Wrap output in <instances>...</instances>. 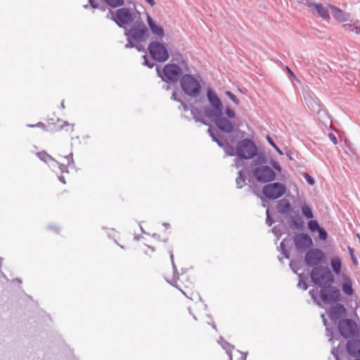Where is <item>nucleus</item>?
<instances>
[{
	"label": "nucleus",
	"mask_w": 360,
	"mask_h": 360,
	"mask_svg": "<svg viewBox=\"0 0 360 360\" xmlns=\"http://www.w3.org/2000/svg\"><path fill=\"white\" fill-rule=\"evenodd\" d=\"M207 98L210 104V106L204 108V114L205 117H212L223 112V104L217 94L211 89L207 91Z\"/></svg>",
	"instance_id": "obj_3"
},
{
	"label": "nucleus",
	"mask_w": 360,
	"mask_h": 360,
	"mask_svg": "<svg viewBox=\"0 0 360 360\" xmlns=\"http://www.w3.org/2000/svg\"><path fill=\"white\" fill-rule=\"evenodd\" d=\"M181 106L184 110H188V106L186 104L184 103L183 102H181Z\"/></svg>",
	"instance_id": "obj_54"
},
{
	"label": "nucleus",
	"mask_w": 360,
	"mask_h": 360,
	"mask_svg": "<svg viewBox=\"0 0 360 360\" xmlns=\"http://www.w3.org/2000/svg\"><path fill=\"white\" fill-rule=\"evenodd\" d=\"M65 158L68 160V164H70V161L73 162V160H72V154L70 153V155H68V156H65Z\"/></svg>",
	"instance_id": "obj_51"
},
{
	"label": "nucleus",
	"mask_w": 360,
	"mask_h": 360,
	"mask_svg": "<svg viewBox=\"0 0 360 360\" xmlns=\"http://www.w3.org/2000/svg\"><path fill=\"white\" fill-rule=\"evenodd\" d=\"M330 265L333 268V271L336 274H339L341 271L342 263L341 260L338 257H334L330 261Z\"/></svg>",
	"instance_id": "obj_26"
},
{
	"label": "nucleus",
	"mask_w": 360,
	"mask_h": 360,
	"mask_svg": "<svg viewBox=\"0 0 360 360\" xmlns=\"http://www.w3.org/2000/svg\"><path fill=\"white\" fill-rule=\"evenodd\" d=\"M225 114L229 118H235L236 117V113L234 110L229 108H226L225 110Z\"/></svg>",
	"instance_id": "obj_38"
},
{
	"label": "nucleus",
	"mask_w": 360,
	"mask_h": 360,
	"mask_svg": "<svg viewBox=\"0 0 360 360\" xmlns=\"http://www.w3.org/2000/svg\"><path fill=\"white\" fill-rule=\"evenodd\" d=\"M266 224L269 225V226H271V224H273V220L271 219V217H270V214H269V209L266 210Z\"/></svg>",
	"instance_id": "obj_42"
},
{
	"label": "nucleus",
	"mask_w": 360,
	"mask_h": 360,
	"mask_svg": "<svg viewBox=\"0 0 360 360\" xmlns=\"http://www.w3.org/2000/svg\"><path fill=\"white\" fill-rule=\"evenodd\" d=\"M267 140H268L269 143L276 150V151L279 154H281V155L283 154L282 151L279 149V148L275 144V143L273 141V140L269 136L267 137Z\"/></svg>",
	"instance_id": "obj_40"
},
{
	"label": "nucleus",
	"mask_w": 360,
	"mask_h": 360,
	"mask_svg": "<svg viewBox=\"0 0 360 360\" xmlns=\"http://www.w3.org/2000/svg\"><path fill=\"white\" fill-rule=\"evenodd\" d=\"M321 317H322V319H323V321L324 324L326 325L325 316L323 314V315H321Z\"/></svg>",
	"instance_id": "obj_59"
},
{
	"label": "nucleus",
	"mask_w": 360,
	"mask_h": 360,
	"mask_svg": "<svg viewBox=\"0 0 360 360\" xmlns=\"http://www.w3.org/2000/svg\"><path fill=\"white\" fill-rule=\"evenodd\" d=\"M252 173L256 179L259 182H270L276 178L275 172L266 165L256 167L252 170Z\"/></svg>",
	"instance_id": "obj_9"
},
{
	"label": "nucleus",
	"mask_w": 360,
	"mask_h": 360,
	"mask_svg": "<svg viewBox=\"0 0 360 360\" xmlns=\"http://www.w3.org/2000/svg\"><path fill=\"white\" fill-rule=\"evenodd\" d=\"M236 184L238 188H242L245 183V177L243 176L242 172H238V176L236 179Z\"/></svg>",
	"instance_id": "obj_34"
},
{
	"label": "nucleus",
	"mask_w": 360,
	"mask_h": 360,
	"mask_svg": "<svg viewBox=\"0 0 360 360\" xmlns=\"http://www.w3.org/2000/svg\"><path fill=\"white\" fill-rule=\"evenodd\" d=\"M150 54L153 58L160 62H164L169 58L168 51L164 44L158 41H153L148 46Z\"/></svg>",
	"instance_id": "obj_10"
},
{
	"label": "nucleus",
	"mask_w": 360,
	"mask_h": 360,
	"mask_svg": "<svg viewBox=\"0 0 360 360\" xmlns=\"http://www.w3.org/2000/svg\"><path fill=\"white\" fill-rule=\"evenodd\" d=\"M286 69H287V70H288V73L290 75V76H292V77H295V75H294V73L290 70V69H289L288 67H286Z\"/></svg>",
	"instance_id": "obj_57"
},
{
	"label": "nucleus",
	"mask_w": 360,
	"mask_h": 360,
	"mask_svg": "<svg viewBox=\"0 0 360 360\" xmlns=\"http://www.w3.org/2000/svg\"><path fill=\"white\" fill-rule=\"evenodd\" d=\"M319 294L325 304L337 303L340 299V290L335 287H325L320 290Z\"/></svg>",
	"instance_id": "obj_11"
},
{
	"label": "nucleus",
	"mask_w": 360,
	"mask_h": 360,
	"mask_svg": "<svg viewBox=\"0 0 360 360\" xmlns=\"http://www.w3.org/2000/svg\"><path fill=\"white\" fill-rule=\"evenodd\" d=\"M317 231L319 232V236L321 240H325L327 238L328 234L324 229L320 227Z\"/></svg>",
	"instance_id": "obj_37"
},
{
	"label": "nucleus",
	"mask_w": 360,
	"mask_h": 360,
	"mask_svg": "<svg viewBox=\"0 0 360 360\" xmlns=\"http://www.w3.org/2000/svg\"><path fill=\"white\" fill-rule=\"evenodd\" d=\"M302 212L307 219H311L314 217L311 209L307 205L302 206Z\"/></svg>",
	"instance_id": "obj_29"
},
{
	"label": "nucleus",
	"mask_w": 360,
	"mask_h": 360,
	"mask_svg": "<svg viewBox=\"0 0 360 360\" xmlns=\"http://www.w3.org/2000/svg\"><path fill=\"white\" fill-rule=\"evenodd\" d=\"M170 259H171V262H172V267H173V269H174V272L175 273L176 271H177L176 270V267L174 264V255L172 253V252H170Z\"/></svg>",
	"instance_id": "obj_46"
},
{
	"label": "nucleus",
	"mask_w": 360,
	"mask_h": 360,
	"mask_svg": "<svg viewBox=\"0 0 360 360\" xmlns=\"http://www.w3.org/2000/svg\"><path fill=\"white\" fill-rule=\"evenodd\" d=\"M37 156L39 158L40 160L42 161L47 162L49 160L54 161L53 158L47 154L46 152H39L37 153Z\"/></svg>",
	"instance_id": "obj_31"
},
{
	"label": "nucleus",
	"mask_w": 360,
	"mask_h": 360,
	"mask_svg": "<svg viewBox=\"0 0 360 360\" xmlns=\"http://www.w3.org/2000/svg\"><path fill=\"white\" fill-rule=\"evenodd\" d=\"M347 351L352 356H360V340L354 339L349 340L347 342Z\"/></svg>",
	"instance_id": "obj_18"
},
{
	"label": "nucleus",
	"mask_w": 360,
	"mask_h": 360,
	"mask_svg": "<svg viewBox=\"0 0 360 360\" xmlns=\"http://www.w3.org/2000/svg\"><path fill=\"white\" fill-rule=\"evenodd\" d=\"M58 178H59V180H60L61 182H63V184H65V179H64V177H63V176H59Z\"/></svg>",
	"instance_id": "obj_58"
},
{
	"label": "nucleus",
	"mask_w": 360,
	"mask_h": 360,
	"mask_svg": "<svg viewBox=\"0 0 360 360\" xmlns=\"http://www.w3.org/2000/svg\"><path fill=\"white\" fill-rule=\"evenodd\" d=\"M349 252H350L351 255L352 256V250L349 248Z\"/></svg>",
	"instance_id": "obj_62"
},
{
	"label": "nucleus",
	"mask_w": 360,
	"mask_h": 360,
	"mask_svg": "<svg viewBox=\"0 0 360 360\" xmlns=\"http://www.w3.org/2000/svg\"><path fill=\"white\" fill-rule=\"evenodd\" d=\"M143 59H144L143 64H144L145 65H147V66H148V67H149V68H153V65H154V64H153V63H150V62L148 60V58H147V57H146V56H143Z\"/></svg>",
	"instance_id": "obj_45"
},
{
	"label": "nucleus",
	"mask_w": 360,
	"mask_h": 360,
	"mask_svg": "<svg viewBox=\"0 0 360 360\" xmlns=\"http://www.w3.org/2000/svg\"><path fill=\"white\" fill-rule=\"evenodd\" d=\"M338 329L345 339H352L359 335L357 323L352 319H346L339 321Z\"/></svg>",
	"instance_id": "obj_6"
},
{
	"label": "nucleus",
	"mask_w": 360,
	"mask_h": 360,
	"mask_svg": "<svg viewBox=\"0 0 360 360\" xmlns=\"http://www.w3.org/2000/svg\"><path fill=\"white\" fill-rule=\"evenodd\" d=\"M266 163H267V159H266V156L264 154L260 153L257 155V158L255 160H253L251 166L252 167H254V166L259 167V166L264 165Z\"/></svg>",
	"instance_id": "obj_27"
},
{
	"label": "nucleus",
	"mask_w": 360,
	"mask_h": 360,
	"mask_svg": "<svg viewBox=\"0 0 360 360\" xmlns=\"http://www.w3.org/2000/svg\"><path fill=\"white\" fill-rule=\"evenodd\" d=\"M328 315L331 319L337 321L346 315V309L342 304L335 303L330 307Z\"/></svg>",
	"instance_id": "obj_17"
},
{
	"label": "nucleus",
	"mask_w": 360,
	"mask_h": 360,
	"mask_svg": "<svg viewBox=\"0 0 360 360\" xmlns=\"http://www.w3.org/2000/svg\"><path fill=\"white\" fill-rule=\"evenodd\" d=\"M147 21L153 34L161 38L164 37L165 33L162 27L156 25L148 15H147Z\"/></svg>",
	"instance_id": "obj_21"
},
{
	"label": "nucleus",
	"mask_w": 360,
	"mask_h": 360,
	"mask_svg": "<svg viewBox=\"0 0 360 360\" xmlns=\"http://www.w3.org/2000/svg\"><path fill=\"white\" fill-rule=\"evenodd\" d=\"M208 118L212 120L217 128L221 131L228 134L233 131L234 123L223 116V112Z\"/></svg>",
	"instance_id": "obj_12"
},
{
	"label": "nucleus",
	"mask_w": 360,
	"mask_h": 360,
	"mask_svg": "<svg viewBox=\"0 0 360 360\" xmlns=\"http://www.w3.org/2000/svg\"><path fill=\"white\" fill-rule=\"evenodd\" d=\"M294 242L296 248L300 251H304L312 245V240L307 233H297L294 236Z\"/></svg>",
	"instance_id": "obj_15"
},
{
	"label": "nucleus",
	"mask_w": 360,
	"mask_h": 360,
	"mask_svg": "<svg viewBox=\"0 0 360 360\" xmlns=\"http://www.w3.org/2000/svg\"><path fill=\"white\" fill-rule=\"evenodd\" d=\"M324 258L323 252L319 249L309 250L304 257V261L309 266H314L321 263Z\"/></svg>",
	"instance_id": "obj_14"
},
{
	"label": "nucleus",
	"mask_w": 360,
	"mask_h": 360,
	"mask_svg": "<svg viewBox=\"0 0 360 360\" xmlns=\"http://www.w3.org/2000/svg\"><path fill=\"white\" fill-rule=\"evenodd\" d=\"M304 99L307 105L311 110L315 111L319 110V101L313 93L309 91L306 92Z\"/></svg>",
	"instance_id": "obj_19"
},
{
	"label": "nucleus",
	"mask_w": 360,
	"mask_h": 360,
	"mask_svg": "<svg viewBox=\"0 0 360 360\" xmlns=\"http://www.w3.org/2000/svg\"><path fill=\"white\" fill-rule=\"evenodd\" d=\"M105 2L111 7L115 8L122 6L124 4L123 0H104Z\"/></svg>",
	"instance_id": "obj_32"
},
{
	"label": "nucleus",
	"mask_w": 360,
	"mask_h": 360,
	"mask_svg": "<svg viewBox=\"0 0 360 360\" xmlns=\"http://www.w3.org/2000/svg\"><path fill=\"white\" fill-rule=\"evenodd\" d=\"M283 245H284V241H283V242L281 243V247L282 248H283Z\"/></svg>",
	"instance_id": "obj_61"
},
{
	"label": "nucleus",
	"mask_w": 360,
	"mask_h": 360,
	"mask_svg": "<svg viewBox=\"0 0 360 360\" xmlns=\"http://www.w3.org/2000/svg\"><path fill=\"white\" fill-rule=\"evenodd\" d=\"M28 126L30 127H44V124L42 122H39L36 125H28Z\"/></svg>",
	"instance_id": "obj_52"
},
{
	"label": "nucleus",
	"mask_w": 360,
	"mask_h": 360,
	"mask_svg": "<svg viewBox=\"0 0 360 360\" xmlns=\"http://www.w3.org/2000/svg\"><path fill=\"white\" fill-rule=\"evenodd\" d=\"M89 1L93 8H96L98 7V6L96 4L93 0H89Z\"/></svg>",
	"instance_id": "obj_53"
},
{
	"label": "nucleus",
	"mask_w": 360,
	"mask_h": 360,
	"mask_svg": "<svg viewBox=\"0 0 360 360\" xmlns=\"http://www.w3.org/2000/svg\"><path fill=\"white\" fill-rule=\"evenodd\" d=\"M308 228L311 231L314 232V231H318V229L320 228V226H319L317 221L310 220L308 222Z\"/></svg>",
	"instance_id": "obj_33"
},
{
	"label": "nucleus",
	"mask_w": 360,
	"mask_h": 360,
	"mask_svg": "<svg viewBox=\"0 0 360 360\" xmlns=\"http://www.w3.org/2000/svg\"><path fill=\"white\" fill-rule=\"evenodd\" d=\"M163 225H164L165 226H166V227H167V226H169V224H167V223H164V224H163Z\"/></svg>",
	"instance_id": "obj_60"
},
{
	"label": "nucleus",
	"mask_w": 360,
	"mask_h": 360,
	"mask_svg": "<svg viewBox=\"0 0 360 360\" xmlns=\"http://www.w3.org/2000/svg\"><path fill=\"white\" fill-rule=\"evenodd\" d=\"M158 76L166 82H177L183 75L182 69L175 64H168L162 70L156 68Z\"/></svg>",
	"instance_id": "obj_4"
},
{
	"label": "nucleus",
	"mask_w": 360,
	"mask_h": 360,
	"mask_svg": "<svg viewBox=\"0 0 360 360\" xmlns=\"http://www.w3.org/2000/svg\"><path fill=\"white\" fill-rule=\"evenodd\" d=\"M257 153V148L255 143L248 139L240 141L236 146V167L240 166V159H251Z\"/></svg>",
	"instance_id": "obj_1"
},
{
	"label": "nucleus",
	"mask_w": 360,
	"mask_h": 360,
	"mask_svg": "<svg viewBox=\"0 0 360 360\" xmlns=\"http://www.w3.org/2000/svg\"><path fill=\"white\" fill-rule=\"evenodd\" d=\"M169 88H170V86H169V84H164V85L162 86V89H164L167 90H167H169Z\"/></svg>",
	"instance_id": "obj_56"
},
{
	"label": "nucleus",
	"mask_w": 360,
	"mask_h": 360,
	"mask_svg": "<svg viewBox=\"0 0 360 360\" xmlns=\"http://www.w3.org/2000/svg\"><path fill=\"white\" fill-rule=\"evenodd\" d=\"M312 11H316L323 20L329 19L328 7L321 4H315Z\"/></svg>",
	"instance_id": "obj_22"
},
{
	"label": "nucleus",
	"mask_w": 360,
	"mask_h": 360,
	"mask_svg": "<svg viewBox=\"0 0 360 360\" xmlns=\"http://www.w3.org/2000/svg\"><path fill=\"white\" fill-rule=\"evenodd\" d=\"M148 32L143 22H136L132 27L125 32V35L130 37L137 43L144 41L148 37Z\"/></svg>",
	"instance_id": "obj_8"
},
{
	"label": "nucleus",
	"mask_w": 360,
	"mask_h": 360,
	"mask_svg": "<svg viewBox=\"0 0 360 360\" xmlns=\"http://www.w3.org/2000/svg\"><path fill=\"white\" fill-rule=\"evenodd\" d=\"M311 281L322 288L333 282V276L327 266L314 267L311 271Z\"/></svg>",
	"instance_id": "obj_2"
},
{
	"label": "nucleus",
	"mask_w": 360,
	"mask_h": 360,
	"mask_svg": "<svg viewBox=\"0 0 360 360\" xmlns=\"http://www.w3.org/2000/svg\"><path fill=\"white\" fill-rule=\"evenodd\" d=\"M283 253L285 255V257H287V258L288 257V255H286L285 252L284 250L283 251Z\"/></svg>",
	"instance_id": "obj_63"
},
{
	"label": "nucleus",
	"mask_w": 360,
	"mask_h": 360,
	"mask_svg": "<svg viewBox=\"0 0 360 360\" xmlns=\"http://www.w3.org/2000/svg\"><path fill=\"white\" fill-rule=\"evenodd\" d=\"M191 114H192V115H193V118H194L196 121H200V120L197 117V116H196V115H195V111L194 108H192L191 109Z\"/></svg>",
	"instance_id": "obj_50"
},
{
	"label": "nucleus",
	"mask_w": 360,
	"mask_h": 360,
	"mask_svg": "<svg viewBox=\"0 0 360 360\" xmlns=\"http://www.w3.org/2000/svg\"><path fill=\"white\" fill-rule=\"evenodd\" d=\"M300 279L297 284V286L300 288H302L304 290H306L307 289V285L306 282H304L302 280L301 276H300Z\"/></svg>",
	"instance_id": "obj_41"
},
{
	"label": "nucleus",
	"mask_w": 360,
	"mask_h": 360,
	"mask_svg": "<svg viewBox=\"0 0 360 360\" xmlns=\"http://www.w3.org/2000/svg\"><path fill=\"white\" fill-rule=\"evenodd\" d=\"M298 4L302 6L309 7L311 10L313 9L315 3L310 0H298Z\"/></svg>",
	"instance_id": "obj_36"
},
{
	"label": "nucleus",
	"mask_w": 360,
	"mask_h": 360,
	"mask_svg": "<svg viewBox=\"0 0 360 360\" xmlns=\"http://www.w3.org/2000/svg\"><path fill=\"white\" fill-rule=\"evenodd\" d=\"M342 290L347 295H352L353 294V288L352 286V282L349 279L345 280L342 286Z\"/></svg>",
	"instance_id": "obj_28"
},
{
	"label": "nucleus",
	"mask_w": 360,
	"mask_h": 360,
	"mask_svg": "<svg viewBox=\"0 0 360 360\" xmlns=\"http://www.w3.org/2000/svg\"><path fill=\"white\" fill-rule=\"evenodd\" d=\"M309 293L311 295V298L314 300V302H316L317 303V304L321 305L320 302H319L318 299H317V295L319 293L318 289L317 288L311 289L309 290Z\"/></svg>",
	"instance_id": "obj_35"
},
{
	"label": "nucleus",
	"mask_w": 360,
	"mask_h": 360,
	"mask_svg": "<svg viewBox=\"0 0 360 360\" xmlns=\"http://www.w3.org/2000/svg\"><path fill=\"white\" fill-rule=\"evenodd\" d=\"M181 86L184 93L191 97H197L201 91L200 83L191 75H185L182 77Z\"/></svg>",
	"instance_id": "obj_5"
},
{
	"label": "nucleus",
	"mask_w": 360,
	"mask_h": 360,
	"mask_svg": "<svg viewBox=\"0 0 360 360\" xmlns=\"http://www.w3.org/2000/svg\"><path fill=\"white\" fill-rule=\"evenodd\" d=\"M112 18L117 22L119 26L120 23L128 25L134 20V14L128 8H122L116 11L115 17L112 15Z\"/></svg>",
	"instance_id": "obj_13"
},
{
	"label": "nucleus",
	"mask_w": 360,
	"mask_h": 360,
	"mask_svg": "<svg viewBox=\"0 0 360 360\" xmlns=\"http://www.w3.org/2000/svg\"><path fill=\"white\" fill-rule=\"evenodd\" d=\"M147 2L151 6H153L155 4V2L154 0H146Z\"/></svg>",
	"instance_id": "obj_55"
},
{
	"label": "nucleus",
	"mask_w": 360,
	"mask_h": 360,
	"mask_svg": "<svg viewBox=\"0 0 360 360\" xmlns=\"http://www.w3.org/2000/svg\"><path fill=\"white\" fill-rule=\"evenodd\" d=\"M237 352L240 354L241 360H246L247 353H243L238 350H237Z\"/></svg>",
	"instance_id": "obj_48"
},
{
	"label": "nucleus",
	"mask_w": 360,
	"mask_h": 360,
	"mask_svg": "<svg viewBox=\"0 0 360 360\" xmlns=\"http://www.w3.org/2000/svg\"><path fill=\"white\" fill-rule=\"evenodd\" d=\"M286 191L285 186L279 182L266 184L264 186L263 194L269 199H278L282 197Z\"/></svg>",
	"instance_id": "obj_7"
},
{
	"label": "nucleus",
	"mask_w": 360,
	"mask_h": 360,
	"mask_svg": "<svg viewBox=\"0 0 360 360\" xmlns=\"http://www.w3.org/2000/svg\"><path fill=\"white\" fill-rule=\"evenodd\" d=\"M331 10V14L333 16L339 21H347L349 18V14L347 13L343 12L338 8L335 6H330Z\"/></svg>",
	"instance_id": "obj_20"
},
{
	"label": "nucleus",
	"mask_w": 360,
	"mask_h": 360,
	"mask_svg": "<svg viewBox=\"0 0 360 360\" xmlns=\"http://www.w3.org/2000/svg\"><path fill=\"white\" fill-rule=\"evenodd\" d=\"M272 165H273V167H274L275 169H276L278 172H281V167L280 165L277 162L273 161Z\"/></svg>",
	"instance_id": "obj_47"
},
{
	"label": "nucleus",
	"mask_w": 360,
	"mask_h": 360,
	"mask_svg": "<svg viewBox=\"0 0 360 360\" xmlns=\"http://www.w3.org/2000/svg\"><path fill=\"white\" fill-rule=\"evenodd\" d=\"M218 342L221 345L224 349L226 351L227 354L229 356V360H233L231 350L234 348V347L224 340L222 338L218 341Z\"/></svg>",
	"instance_id": "obj_24"
},
{
	"label": "nucleus",
	"mask_w": 360,
	"mask_h": 360,
	"mask_svg": "<svg viewBox=\"0 0 360 360\" xmlns=\"http://www.w3.org/2000/svg\"><path fill=\"white\" fill-rule=\"evenodd\" d=\"M172 99L179 101V102H181V99L177 97V94L175 91L173 92V94H172Z\"/></svg>",
	"instance_id": "obj_49"
},
{
	"label": "nucleus",
	"mask_w": 360,
	"mask_h": 360,
	"mask_svg": "<svg viewBox=\"0 0 360 360\" xmlns=\"http://www.w3.org/2000/svg\"><path fill=\"white\" fill-rule=\"evenodd\" d=\"M305 179H306V180H307V181L308 182L309 184L313 185L314 184V180L308 174H305Z\"/></svg>",
	"instance_id": "obj_44"
},
{
	"label": "nucleus",
	"mask_w": 360,
	"mask_h": 360,
	"mask_svg": "<svg viewBox=\"0 0 360 360\" xmlns=\"http://www.w3.org/2000/svg\"><path fill=\"white\" fill-rule=\"evenodd\" d=\"M210 136L212 138V140L217 143V144L224 148L226 155L230 156H233L236 155V148L235 149L232 146H231L228 143H223L221 140H219L215 134L214 133V130L211 128H209L207 130Z\"/></svg>",
	"instance_id": "obj_16"
},
{
	"label": "nucleus",
	"mask_w": 360,
	"mask_h": 360,
	"mask_svg": "<svg viewBox=\"0 0 360 360\" xmlns=\"http://www.w3.org/2000/svg\"><path fill=\"white\" fill-rule=\"evenodd\" d=\"M277 208L280 213L286 214L290 208V203L288 200H280L278 202Z\"/></svg>",
	"instance_id": "obj_23"
},
{
	"label": "nucleus",
	"mask_w": 360,
	"mask_h": 360,
	"mask_svg": "<svg viewBox=\"0 0 360 360\" xmlns=\"http://www.w3.org/2000/svg\"><path fill=\"white\" fill-rule=\"evenodd\" d=\"M226 94L230 98L231 100L233 101V103H235L236 104H239V100L231 91H226Z\"/></svg>",
	"instance_id": "obj_39"
},
{
	"label": "nucleus",
	"mask_w": 360,
	"mask_h": 360,
	"mask_svg": "<svg viewBox=\"0 0 360 360\" xmlns=\"http://www.w3.org/2000/svg\"><path fill=\"white\" fill-rule=\"evenodd\" d=\"M61 106H62L63 108H64V107H65V106H64V101H63V102L61 103Z\"/></svg>",
	"instance_id": "obj_64"
},
{
	"label": "nucleus",
	"mask_w": 360,
	"mask_h": 360,
	"mask_svg": "<svg viewBox=\"0 0 360 360\" xmlns=\"http://www.w3.org/2000/svg\"><path fill=\"white\" fill-rule=\"evenodd\" d=\"M128 43L125 44V48H136L139 51L142 50V46L141 45H136L135 44V42L132 38L130 37H127Z\"/></svg>",
	"instance_id": "obj_30"
},
{
	"label": "nucleus",
	"mask_w": 360,
	"mask_h": 360,
	"mask_svg": "<svg viewBox=\"0 0 360 360\" xmlns=\"http://www.w3.org/2000/svg\"><path fill=\"white\" fill-rule=\"evenodd\" d=\"M328 137L330 139V140L335 144L336 145L338 143V140H337V138L335 136V134H332V133H330L328 134Z\"/></svg>",
	"instance_id": "obj_43"
},
{
	"label": "nucleus",
	"mask_w": 360,
	"mask_h": 360,
	"mask_svg": "<svg viewBox=\"0 0 360 360\" xmlns=\"http://www.w3.org/2000/svg\"><path fill=\"white\" fill-rule=\"evenodd\" d=\"M342 27L346 31L354 32L356 34H360V23L345 24Z\"/></svg>",
	"instance_id": "obj_25"
}]
</instances>
